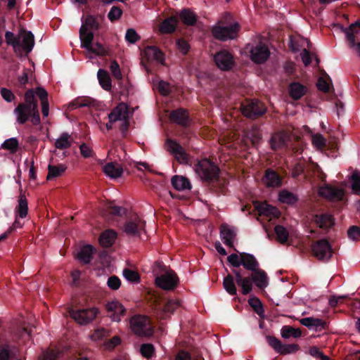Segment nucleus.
<instances>
[{
  "label": "nucleus",
  "instance_id": "obj_1",
  "mask_svg": "<svg viewBox=\"0 0 360 360\" xmlns=\"http://www.w3.org/2000/svg\"><path fill=\"white\" fill-rule=\"evenodd\" d=\"M24 100V102L20 103L13 110L16 116V122L24 124L30 120L34 125H38L40 123V115L38 101L34 89H30L25 92Z\"/></svg>",
  "mask_w": 360,
  "mask_h": 360
},
{
  "label": "nucleus",
  "instance_id": "obj_2",
  "mask_svg": "<svg viewBox=\"0 0 360 360\" xmlns=\"http://www.w3.org/2000/svg\"><path fill=\"white\" fill-rule=\"evenodd\" d=\"M232 272L236 276V283L241 287L243 295H248L252 290V283L260 289H264L269 284L266 273L259 268L252 271L250 276H243L241 269H234Z\"/></svg>",
  "mask_w": 360,
  "mask_h": 360
},
{
  "label": "nucleus",
  "instance_id": "obj_3",
  "mask_svg": "<svg viewBox=\"0 0 360 360\" xmlns=\"http://www.w3.org/2000/svg\"><path fill=\"white\" fill-rule=\"evenodd\" d=\"M194 170L202 181L209 184L219 183L220 169L207 158L198 160L194 166Z\"/></svg>",
  "mask_w": 360,
  "mask_h": 360
},
{
  "label": "nucleus",
  "instance_id": "obj_4",
  "mask_svg": "<svg viewBox=\"0 0 360 360\" xmlns=\"http://www.w3.org/2000/svg\"><path fill=\"white\" fill-rule=\"evenodd\" d=\"M267 110L265 104L258 99H246L241 104L243 115L251 120L257 119L264 115Z\"/></svg>",
  "mask_w": 360,
  "mask_h": 360
},
{
  "label": "nucleus",
  "instance_id": "obj_5",
  "mask_svg": "<svg viewBox=\"0 0 360 360\" xmlns=\"http://www.w3.org/2000/svg\"><path fill=\"white\" fill-rule=\"evenodd\" d=\"M68 313L71 318L81 325H86L92 321L97 316L98 310L92 307L89 309H75L70 308Z\"/></svg>",
  "mask_w": 360,
  "mask_h": 360
},
{
  "label": "nucleus",
  "instance_id": "obj_6",
  "mask_svg": "<svg viewBox=\"0 0 360 360\" xmlns=\"http://www.w3.org/2000/svg\"><path fill=\"white\" fill-rule=\"evenodd\" d=\"M311 250L314 256L322 261H328L333 252L331 245L326 238L313 243Z\"/></svg>",
  "mask_w": 360,
  "mask_h": 360
},
{
  "label": "nucleus",
  "instance_id": "obj_7",
  "mask_svg": "<svg viewBox=\"0 0 360 360\" xmlns=\"http://www.w3.org/2000/svg\"><path fill=\"white\" fill-rule=\"evenodd\" d=\"M130 326L133 332L139 336L151 335L148 319L142 315H135L130 319Z\"/></svg>",
  "mask_w": 360,
  "mask_h": 360
},
{
  "label": "nucleus",
  "instance_id": "obj_8",
  "mask_svg": "<svg viewBox=\"0 0 360 360\" xmlns=\"http://www.w3.org/2000/svg\"><path fill=\"white\" fill-rule=\"evenodd\" d=\"M239 25L235 22L229 26L217 25L212 28V34L214 38L221 41H227L236 37L239 30Z\"/></svg>",
  "mask_w": 360,
  "mask_h": 360
},
{
  "label": "nucleus",
  "instance_id": "obj_9",
  "mask_svg": "<svg viewBox=\"0 0 360 360\" xmlns=\"http://www.w3.org/2000/svg\"><path fill=\"white\" fill-rule=\"evenodd\" d=\"M94 34L92 32L86 34L84 39L81 40V48L86 49L89 53H94L98 56H105L108 55V50L103 45L98 42H94Z\"/></svg>",
  "mask_w": 360,
  "mask_h": 360
},
{
  "label": "nucleus",
  "instance_id": "obj_10",
  "mask_svg": "<svg viewBox=\"0 0 360 360\" xmlns=\"http://www.w3.org/2000/svg\"><path fill=\"white\" fill-rule=\"evenodd\" d=\"M266 339L269 345L281 355L294 354L300 349V346L297 344L284 345L274 336L267 335Z\"/></svg>",
  "mask_w": 360,
  "mask_h": 360
},
{
  "label": "nucleus",
  "instance_id": "obj_11",
  "mask_svg": "<svg viewBox=\"0 0 360 360\" xmlns=\"http://www.w3.org/2000/svg\"><path fill=\"white\" fill-rule=\"evenodd\" d=\"M214 61L219 69L229 71L236 65L233 56L227 50L222 49L214 56Z\"/></svg>",
  "mask_w": 360,
  "mask_h": 360
},
{
  "label": "nucleus",
  "instance_id": "obj_12",
  "mask_svg": "<svg viewBox=\"0 0 360 360\" xmlns=\"http://www.w3.org/2000/svg\"><path fill=\"white\" fill-rule=\"evenodd\" d=\"M178 283L179 278L173 271H167L165 274L155 277V284L163 290H174Z\"/></svg>",
  "mask_w": 360,
  "mask_h": 360
},
{
  "label": "nucleus",
  "instance_id": "obj_13",
  "mask_svg": "<svg viewBox=\"0 0 360 360\" xmlns=\"http://www.w3.org/2000/svg\"><path fill=\"white\" fill-rule=\"evenodd\" d=\"M168 151L173 154L180 164H188L189 156L183 147L176 141L168 139L166 141Z\"/></svg>",
  "mask_w": 360,
  "mask_h": 360
},
{
  "label": "nucleus",
  "instance_id": "obj_14",
  "mask_svg": "<svg viewBox=\"0 0 360 360\" xmlns=\"http://www.w3.org/2000/svg\"><path fill=\"white\" fill-rule=\"evenodd\" d=\"M319 194L329 201L340 202L344 199L345 191L342 188L326 185L320 188Z\"/></svg>",
  "mask_w": 360,
  "mask_h": 360
},
{
  "label": "nucleus",
  "instance_id": "obj_15",
  "mask_svg": "<svg viewBox=\"0 0 360 360\" xmlns=\"http://www.w3.org/2000/svg\"><path fill=\"white\" fill-rule=\"evenodd\" d=\"M169 119L172 122L187 129L191 125V119L187 110L178 108L172 110L169 114Z\"/></svg>",
  "mask_w": 360,
  "mask_h": 360
},
{
  "label": "nucleus",
  "instance_id": "obj_16",
  "mask_svg": "<svg viewBox=\"0 0 360 360\" xmlns=\"http://www.w3.org/2000/svg\"><path fill=\"white\" fill-rule=\"evenodd\" d=\"M269 55L270 51L268 47L262 43L253 46L250 50L251 60L257 64L264 63L269 57Z\"/></svg>",
  "mask_w": 360,
  "mask_h": 360
},
{
  "label": "nucleus",
  "instance_id": "obj_17",
  "mask_svg": "<svg viewBox=\"0 0 360 360\" xmlns=\"http://www.w3.org/2000/svg\"><path fill=\"white\" fill-rule=\"evenodd\" d=\"M145 223L139 217H134L126 221L124 225V231L129 236H140L141 231L144 228Z\"/></svg>",
  "mask_w": 360,
  "mask_h": 360
},
{
  "label": "nucleus",
  "instance_id": "obj_18",
  "mask_svg": "<svg viewBox=\"0 0 360 360\" xmlns=\"http://www.w3.org/2000/svg\"><path fill=\"white\" fill-rule=\"evenodd\" d=\"M100 27L98 16L87 15L85 20H82V25L79 29L80 39H84L86 34H89L87 30H98Z\"/></svg>",
  "mask_w": 360,
  "mask_h": 360
},
{
  "label": "nucleus",
  "instance_id": "obj_19",
  "mask_svg": "<svg viewBox=\"0 0 360 360\" xmlns=\"http://www.w3.org/2000/svg\"><path fill=\"white\" fill-rule=\"evenodd\" d=\"M289 139L288 135L285 132L275 133L270 139L271 147L274 150L287 149Z\"/></svg>",
  "mask_w": 360,
  "mask_h": 360
},
{
  "label": "nucleus",
  "instance_id": "obj_20",
  "mask_svg": "<svg viewBox=\"0 0 360 360\" xmlns=\"http://www.w3.org/2000/svg\"><path fill=\"white\" fill-rule=\"evenodd\" d=\"M313 219L316 224L323 230H329L335 224L333 216L328 213L316 214Z\"/></svg>",
  "mask_w": 360,
  "mask_h": 360
},
{
  "label": "nucleus",
  "instance_id": "obj_21",
  "mask_svg": "<svg viewBox=\"0 0 360 360\" xmlns=\"http://www.w3.org/2000/svg\"><path fill=\"white\" fill-rule=\"evenodd\" d=\"M105 309L108 312H111L110 316L115 321H120V317L126 313V309L118 301L108 302Z\"/></svg>",
  "mask_w": 360,
  "mask_h": 360
},
{
  "label": "nucleus",
  "instance_id": "obj_22",
  "mask_svg": "<svg viewBox=\"0 0 360 360\" xmlns=\"http://www.w3.org/2000/svg\"><path fill=\"white\" fill-rule=\"evenodd\" d=\"M290 97L295 101L300 100L307 92V87L299 82H292L288 85Z\"/></svg>",
  "mask_w": 360,
  "mask_h": 360
},
{
  "label": "nucleus",
  "instance_id": "obj_23",
  "mask_svg": "<svg viewBox=\"0 0 360 360\" xmlns=\"http://www.w3.org/2000/svg\"><path fill=\"white\" fill-rule=\"evenodd\" d=\"M220 236L225 245L230 248H233V240L236 236V233L233 228H231L226 224H221L220 226Z\"/></svg>",
  "mask_w": 360,
  "mask_h": 360
},
{
  "label": "nucleus",
  "instance_id": "obj_24",
  "mask_svg": "<svg viewBox=\"0 0 360 360\" xmlns=\"http://www.w3.org/2000/svg\"><path fill=\"white\" fill-rule=\"evenodd\" d=\"M129 115L128 109L125 103H120L108 114L110 122L123 120Z\"/></svg>",
  "mask_w": 360,
  "mask_h": 360
},
{
  "label": "nucleus",
  "instance_id": "obj_25",
  "mask_svg": "<svg viewBox=\"0 0 360 360\" xmlns=\"http://www.w3.org/2000/svg\"><path fill=\"white\" fill-rule=\"evenodd\" d=\"M264 181L267 187H279L282 184V179L280 175L270 168L265 171Z\"/></svg>",
  "mask_w": 360,
  "mask_h": 360
},
{
  "label": "nucleus",
  "instance_id": "obj_26",
  "mask_svg": "<svg viewBox=\"0 0 360 360\" xmlns=\"http://www.w3.org/2000/svg\"><path fill=\"white\" fill-rule=\"evenodd\" d=\"M16 347L8 342H0V360H13L16 356Z\"/></svg>",
  "mask_w": 360,
  "mask_h": 360
},
{
  "label": "nucleus",
  "instance_id": "obj_27",
  "mask_svg": "<svg viewBox=\"0 0 360 360\" xmlns=\"http://www.w3.org/2000/svg\"><path fill=\"white\" fill-rule=\"evenodd\" d=\"M178 22L177 16H170L161 22L159 30L162 34H172L176 31Z\"/></svg>",
  "mask_w": 360,
  "mask_h": 360
},
{
  "label": "nucleus",
  "instance_id": "obj_28",
  "mask_svg": "<svg viewBox=\"0 0 360 360\" xmlns=\"http://www.w3.org/2000/svg\"><path fill=\"white\" fill-rule=\"evenodd\" d=\"M240 256L242 257L241 265L248 271H254L259 268V262L255 257L250 253L241 252Z\"/></svg>",
  "mask_w": 360,
  "mask_h": 360
},
{
  "label": "nucleus",
  "instance_id": "obj_29",
  "mask_svg": "<svg viewBox=\"0 0 360 360\" xmlns=\"http://www.w3.org/2000/svg\"><path fill=\"white\" fill-rule=\"evenodd\" d=\"M117 238V233L112 230L108 229L102 232L99 236V243L103 248H108L112 245Z\"/></svg>",
  "mask_w": 360,
  "mask_h": 360
},
{
  "label": "nucleus",
  "instance_id": "obj_30",
  "mask_svg": "<svg viewBox=\"0 0 360 360\" xmlns=\"http://www.w3.org/2000/svg\"><path fill=\"white\" fill-rule=\"evenodd\" d=\"M22 35V41L20 42V46L28 54L30 53L34 46V37L30 31L22 30L20 33Z\"/></svg>",
  "mask_w": 360,
  "mask_h": 360
},
{
  "label": "nucleus",
  "instance_id": "obj_31",
  "mask_svg": "<svg viewBox=\"0 0 360 360\" xmlns=\"http://www.w3.org/2000/svg\"><path fill=\"white\" fill-rule=\"evenodd\" d=\"M172 186L177 191L191 190V184L188 178L174 175L171 179Z\"/></svg>",
  "mask_w": 360,
  "mask_h": 360
},
{
  "label": "nucleus",
  "instance_id": "obj_32",
  "mask_svg": "<svg viewBox=\"0 0 360 360\" xmlns=\"http://www.w3.org/2000/svg\"><path fill=\"white\" fill-rule=\"evenodd\" d=\"M95 249L91 245L83 246L77 254V259L82 263L87 264L91 262Z\"/></svg>",
  "mask_w": 360,
  "mask_h": 360
},
{
  "label": "nucleus",
  "instance_id": "obj_33",
  "mask_svg": "<svg viewBox=\"0 0 360 360\" xmlns=\"http://www.w3.org/2000/svg\"><path fill=\"white\" fill-rule=\"evenodd\" d=\"M181 22L187 26H193L197 22V15L189 8H184L179 15Z\"/></svg>",
  "mask_w": 360,
  "mask_h": 360
},
{
  "label": "nucleus",
  "instance_id": "obj_34",
  "mask_svg": "<svg viewBox=\"0 0 360 360\" xmlns=\"http://www.w3.org/2000/svg\"><path fill=\"white\" fill-rule=\"evenodd\" d=\"M5 39L7 44L13 47L15 53L21 56L20 35L15 36L12 32L6 31L5 33Z\"/></svg>",
  "mask_w": 360,
  "mask_h": 360
},
{
  "label": "nucleus",
  "instance_id": "obj_35",
  "mask_svg": "<svg viewBox=\"0 0 360 360\" xmlns=\"http://www.w3.org/2000/svg\"><path fill=\"white\" fill-rule=\"evenodd\" d=\"M36 94L41 100V112L44 117H47L49 112V104L48 101V93L42 87H37L36 89Z\"/></svg>",
  "mask_w": 360,
  "mask_h": 360
},
{
  "label": "nucleus",
  "instance_id": "obj_36",
  "mask_svg": "<svg viewBox=\"0 0 360 360\" xmlns=\"http://www.w3.org/2000/svg\"><path fill=\"white\" fill-rule=\"evenodd\" d=\"M104 173L110 178L120 177L123 169L120 165L115 162H108L103 167Z\"/></svg>",
  "mask_w": 360,
  "mask_h": 360
},
{
  "label": "nucleus",
  "instance_id": "obj_37",
  "mask_svg": "<svg viewBox=\"0 0 360 360\" xmlns=\"http://www.w3.org/2000/svg\"><path fill=\"white\" fill-rule=\"evenodd\" d=\"M67 169V167L63 164H58L57 165H53L49 164L48 166V174L46 176L47 180H52L55 178L59 177Z\"/></svg>",
  "mask_w": 360,
  "mask_h": 360
},
{
  "label": "nucleus",
  "instance_id": "obj_38",
  "mask_svg": "<svg viewBox=\"0 0 360 360\" xmlns=\"http://www.w3.org/2000/svg\"><path fill=\"white\" fill-rule=\"evenodd\" d=\"M72 143L71 135L67 132H63L60 137L55 141L54 146L57 149L64 150L69 148Z\"/></svg>",
  "mask_w": 360,
  "mask_h": 360
},
{
  "label": "nucleus",
  "instance_id": "obj_39",
  "mask_svg": "<svg viewBox=\"0 0 360 360\" xmlns=\"http://www.w3.org/2000/svg\"><path fill=\"white\" fill-rule=\"evenodd\" d=\"M97 77L101 87L105 91H110L112 87L111 78L108 71L99 69L97 73Z\"/></svg>",
  "mask_w": 360,
  "mask_h": 360
},
{
  "label": "nucleus",
  "instance_id": "obj_40",
  "mask_svg": "<svg viewBox=\"0 0 360 360\" xmlns=\"http://www.w3.org/2000/svg\"><path fill=\"white\" fill-rule=\"evenodd\" d=\"M255 206L260 215L276 216L278 213V211L276 207L269 205L266 202H257Z\"/></svg>",
  "mask_w": 360,
  "mask_h": 360
},
{
  "label": "nucleus",
  "instance_id": "obj_41",
  "mask_svg": "<svg viewBox=\"0 0 360 360\" xmlns=\"http://www.w3.org/2000/svg\"><path fill=\"white\" fill-rule=\"evenodd\" d=\"M236 276L228 274L224 278L223 285L225 290L230 295H237V288L236 286Z\"/></svg>",
  "mask_w": 360,
  "mask_h": 360
},
{
  "label": "nucleus",
  "instance_id": "obj_42",
  "mask_svg": "<svg viewBox=\"0 0 360 360\" xmlns=\"http://www.w3.org/2000/svg\"><path fill=\"white\" fill-rule=\"evenodd\" d=\"M15 212L20 218L26 217L28 212V203L24 194H20L18 199V205L15 207Z\"/></svg>",
  "mask_w": 360,
  "mask_h": 360
},
{
  "label": "nucleus",
  "instance_id": "obj_43",
  "mask_svg": "<svg viewBox=\"0 0 360 360\" xmlns=\"http://www.w3.org/2000/svg\"><path fill=\"white\" fill-rule=\"evenodd\" d=\"M145 55L148 59H154L158 62L164 60L163 52L156 46H148L145 50Z\"/></svg>",
  "mask_w": 360,
  "mask_h": 360
},
{
  "label": "nucleus",
  "instance_id": "obj_44",
  "mask_svg": "<svg viewBox=\"0 0 360 360\" xmlns=\"http://www.w3.org/2000/svg\"><path fill=\"white\" fill-rule=\"evenodd\" d=\"M278 200L282 203L294 205L297 202L298 197L287 190H282L279 192Z\"/></svg>",
  "mask_w": 360,
  "mask_h": 360
},
{
  "label": "nucleus",
  "instance_id": "obj_45",
  "mask_svg": "<svg viewBox=\"0 0 360 360\" xmlns=\"http://www.w3.org/2000/svg\"><path fill=\"white\" fill-rule=\"evenodd\" d=\"M282 338L288 339L290 337L295 338H300L302 335V332L299 328H295L290 326H284L281 330Z\"/></svg>",
  "mask_w": 360,
  "mask_h": 360
},
{
  "label": "nucleus",
  "instance_id": "obj_46",
  "mask_svg": "<svg viewBox=\"0 0 360 360\" xmlns=\"http://www.w3.org/2000/svg\"><path fill=\"white\" fill-rule=\"evenodd\" d=\"M248 303L257 315H259L260 317L264 316V309L259 298L256 297H250L248 300Z\"/></svg>",
  "mask_w": 360,
  "mask_h": 360
},
{
  "label": "nucleus",
  "instance_id": "obj_47",
  "mask_svg": "<svg viewBox=\"0 0 360 360\" xmlns=\"http://www.w3.org/2000/svg\"><path fill=\"white\" fill-rule=\"evenodd\" d=\"M274 231L277 237V240L282 244L285 243L288 240V231L281 225H276Z\"/></svg>",
  "mask_w": 360,
  "mask_h": 360
},
{
  "label": "nucleus",
  "instance_id": "obj_48",
  "mask_svg": "<svg viewBox=\"0 0 360 360\" xmlns=\"http://www.w3.org/2000/svg\"><path fill=\"white\" fill-rule=\"evenodd\" d=\"M93 99L89 97H78L77 98L72 101L70 105L72 108H82L85 106H89L91 105Z\"/></svg>",
  "mask_w": 360,
  "mask_h": 360
},
{
  "label": "nucleus",
  "instance_id": "obj_49",
  "mask_svg": "<svg viewBox=\"0 0 360 360\" xmlns=\"http://www.w3.org/2000/svg\"><path fill=\"white\" fill-rule=\"evenodd\" d=\"M2 148L9 150L11 153H15L19 148V143L16 138L6 139L1 145Z\"/></svg>",
  "mask_w": 360,
  "mask_h": 360
},
{
  "label": "nucleus",
  "instance_id": "obj_50",
  "mask_svg": "<svg viewBox=\"0 0 360 360\" xmlns=\"http://www.w3.org/2000/svg\"><path fill=\"white\" fill-rule=\"evenodd\" d=\"M347 33H346V39L348 42V45L349 44V37H348L350 35V37L356 40V35L358 34L360 32V22H356L354 23L351 24L347 28Z\"/></svg>",
  "mask_w": 360,
  "mask_h": 360
},
{
  "label": "nucleus",
  "instance_id": "obj_51",
  "mask_svg": "<svg viewBox=\"0 0 360 360\" xmlns=\"http://www.w3.org/2000/svg\"><path fill=\"white\" fill-rule=\"evenodd\" d=\"M179 307L178 300L169 299L164 303L162 308L165 313H173Z\"/></svg>",
  "mask_w": 360,
  "mask_h": 360
},
{
  "label": "nucleus",
  "instance_id": "obj_52",
  "mask_svg": "<svg viewBox=\"0 0 360 360\" xmlns=\"http://www.w3.org/2000/svg\"><path fill=\"white\" fill-rule=\"evenodd\" d=\"M352 189L356 195H360V172L354 171L351 176Z\"/></svg>",
  "mask_w": 360,
  "mask_h": 360
},
{
  "label": "nucleus",
  "instance_id": "obj_53",
  "mask_svg": "<svg viewBox=\"0 0 360 360\" xmlns=\"http://www.w3.org/2000/svg\"><path fill=\"white\" fill-rule=\"evenodd\" d=\"M123 11L121 7L113 6L108 13V18L110 22L118 20L122 15Z\"/></svg>",
  "mask_w": 360,
  "mask_h": 360
},
{
  "label": "nucleus",
  "instance_id": "obj_54",
  "mask_svg": "<svg viewBox=\"0 0 360 360\" xmlns=\"http://www.w3.org/2000/svg\"><path fill=\"white\" fill-rule=\"evenodd\" d=\"M124 277L130 282H139L140 281V276L137 271L124 269L122 273Z\"/></svg>",
  "mask_w": 360,
  "mask_h": 360
},
{
  "label": "nucleus",
  "instance_id": "obj_55",
  "mask_svg": "<svg viewBox=\"0 0 360 360\" xmlns=\"http://www.w3.org/2000/svg\"><path fill=\"white\" fill-rule=\"evenodd\" d=\"M154 347L152 344L149 343H145L141 345L140 348L141 354L143 356L150 359L152 357L153 354H154Z\"/></svg>",
  "mask_w": 360,
  "mask_h": 360
},
{
  "label": "nucleus",
  "instance_id": "obj_56",
  "mask_svg": "<svg viewBox=\"0 0 360 360\" xmlns=\"http://www.w3.org/2000/svg\"><path fill=\"white\" fill-rule=\"evenodd\" d=\"M108 210L111 214L119 217L125 214L127 212V210L125 208L121 206H117L112 202L108 205Z\"/></svg>",
  "mask_w": 360,
  "mask_h": 360
},
{
  "label": "nucleus",
  "instance_id": "obj_57",
  "mask_svg": "<svg viewBox=\"0 0 360 360\" xmlns=\"http://www.w3.org/2000/svg\"><path fill=\"white\" fill-rule=\"evenodd\" d=\"M140 36L137 34L136 30L133 28H129L127 30L125 34V39L130 44H135L140 39Z\"/></svg>",
  "mask_w": 360,
  "mask_h": 360
},
{
  "label": "nucleus",
  "instance_id": "obj_58",
  "mask_svg": "<svg viewBox=\"0 0 360 360\" xmlns=\"http://www.w3.org/2000/svg\"><path fill=\"white\" fill-rule=\"evenodd\" d=\"M110 69L112 76L115 79H117L118 80H121L122 79V75L121 72L120 65L115 60H113L112 61H111V63L110 65Z\"/></svg>",
  "mask_w": 360,
  "mask_h": 360
},
{
  "label": "nucleus",
  "instance_id": "obj_59",
  "mask_svg": "<svg viewBox=\"0 0 360 360\" xmlns=\"http://www.w3.org/2000/svg\"><path fill=\"white\" fill-rule=\"evenodd\" d=\"M176 44L179 51L184 55H186L191 48L188 42L184 38L178 39Z\"/></svg>",
  "mask_w": 360,
  "mask_h": 360
},
{
  "label": "nucleus",
  "instance_id": "obj_60",
  "mask_svg": "<svg viewBox=\"0 0 360 360\" xmlns=\"http://www.w3.org/2000/svg\"><path fill=\"white\" fill-rule=\"evenodd\" d=\"M348 238L352 240H360V227L357 226H352L347 231Z\"/></svg>",
  "mask_w": 360,
  "mask_h": 360
},
{
  "label": "nucleus",
  "instance_id": "obj_61",
  "mask_svg": "<svg viewBox=\"0 0 360 360\" xmlns=\"http://www.w3.org/2000/svg\"><path fill=\"white\" fill-rule=\"evenodd\" d=\"M312 143L317 148L322 149L326 146V140L321 134H315L312 136Z\"/></svg>",
  "mask_w": 360,
  "mask_h": 360
},
{
  "label": "nucleus",
  "instance_id": "obj_62",
  "mask_svg": "<svg viewBox=\"0 0 360 360\" xmlns=\"http://www.w3.org/2000/svg\"><path fill=\"white\" fill-rule=\"evenodd\" d=\"M107 285L109 288L113 290L119 289L121 285V281L117 276H111L108 278Z\"/></svg>",
  "mask_w": 360,
  "mask_h": 360
},
{
  "label": "nucleus",
  "instance_id": "obj_63",
  "mask_svg": "<svg viewBox=\"0 0 360 360\" xmlns=\"http://www.w3.org/2000/svg\"><path fill=\"white\" fill-rule=\"evenodd\" d=\"M227 260L235 268L240 267L242 264V257L235 253L231 254Z\"/></svg>",
  "mask_w": 360,
  "mask_h": 360
},
{
  "label": "nucleus",
  "instance_id": "obj_64",
  "mask_svg": "<svg viewBox=\"0 0 360 360\" xmlns=\"http://www.w3.org/2000/svg\"><path fill=\"white\" fill-rule=\"evenodd\" d=\"M0 93L2 98L7 102L11 103L14 101L16 97L14 94L8 89L2 87L0 89Z\"/></svg>",
  "mask_w": 360,
  "mask_h": 360
}]
</instances>
